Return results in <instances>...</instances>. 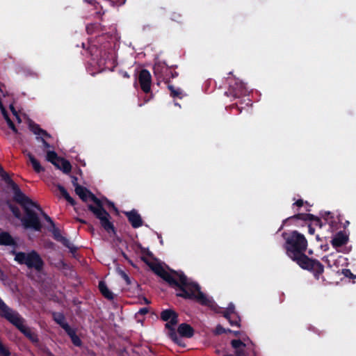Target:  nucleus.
I'll return each mask as SVG.
<instances>
[{
    "label": "nucleus",
    "mask_w": 356,
    "mask_h": 356,
    "mask_svg": "<svg viewBox=\"0 0 356 356\" xmlns=\"http://www.w3.org/2000/svg\"><path fill=\"white\" fill-rule=\"evenodd\" d=\"M142 260L144 261L145 263H147V260L145 259V257H142Z\"/></svg>",
    "instance_id": "nucleus-62"
},
{
    "label": "nucleus",
    "mask_w": 356,
    "mask_h": 356,
    "mask_svg": "<svg viewBox=\"0 0 356 356\" xmlns=\"http://www.w3.org/2000/svg\"><path fill=\"white\" fill-rule=\"evenodd\" d=\"M282 237L285 240L284 248L286 255L301 268L313 273L314 277L318 280L324 271V266L318 260L306 255L308 243L305 236L298 231H293L290 233H282Z\"/></svg>",
    "instance_id": "nucleus-1"
},
{
    "label": "nucleus",
    "mask_w": 356,
    "mask_h": 356,
    "mask_svg": "<svg viewBox=\"0 0 356 356\" xmlns=\"http://www.w3.org/2000/svg\"><path fill=\"white\" fill-rule=\"evenodd\" d=\"M30 130L35 135L40 136V131H42V128L39 126V124L35 123H30L29 124Z\"/></svg>",
    "instance_id": "nucleus-34"
},
{
    "label": "nucleus",
    "mask_w": 356,
    "mask_h": 356,
    "mask_svg": "<svg viewBox=\"0 0 356 356\" xmlns=\"http://www.w3.org/2000/svg\"><path fill=\"white\" fill-rule=\"evenodd\" d=\"M178 313L172 309H163L160 314L161 320L166 322L165 327L169 331V337L177 343H179V338L177 336L175 326L178 323Z\"/></svg>",
    "instance_id": "nucleus-6"
},
{
    "label": "nucleus",
    "mask_w": 356,
    "mask_h": 356,
    "mask_svg": "<svg viewBox=\"0 0 356 356\" xmlns=\"http://www.w3.org/2000/svg\"><path fill=\"white\" fill-rule=\"evenodd\" d=\"M60 157H59L57 153L54 151H47L46 155V159L47 161L51 163L56 168H59V163L58 161Z\"/></svg>",
    "instance_id": "nucleus-26"
},
{
    "label": "nucleus",
    "mask_w": 356,
    "mask_h": 356,
    "mask_svg": "<svg viewBox=\"0 0 356 356\" xmlns=\"http://www.w3.org/2000/svg\"><path fill=\"white\" fill-rule=\"evenodd\" d=\"M177 332L181 337L189 339L193 337L195 330L191 325L183 323L179 325Z\"/></svg>",
    "instance_id": "nucleus-17"
},
{
    "label": "nucleus",
    "mask_w": 356,
    "mask_h": 356,
    "mask_svg": "<svg viewBox=\"0 0 356 356\" xmlns=\"http://www.w3.org/2000/svg\"><path fill=\"white\" fill-rule=\"evenodd\" d=\"M107 200L108 204V205H109L110 207H112L113 208L115 209V205H114L113 202H110V201H108V200Z\"/></svg>",
    "instance_id": "nucleus-56"
},
{
    "label": "nucleus",
    "mask_w": 356,
    "mask_h": 356,
    "mask_svg": "<svg viewBox=\"0 0 356 356\" xmlns=\"http://www.w3.org/2000/svg\"><path fill=\"white\" fill-rule=\"evenodd\" d=\"M138 247L140 248V252H141V253L143 254H145V255H147L149 257H152V252H150L148 248L143 247L141 245V244H140V243L138 245Z\"/></svg>",
    "instance_id": "nucleus-39"
},
{
    "label": "nucleus",
    "mask_w": 356,
    "mask_h": 356,
    "mask_svg": "<svg viewBox=\"0 0 356 356\" xmlns=\"http://www.w3.org/2000/svg\"><path fill=\"white\" fill-rule=\"evenodd\" d=\"M0 245L12 246L15 250L17 246L16 241L8 232H2L0 233Z\"/></svg>",
    "instance_id": "nucleus-18"
},
{
    "label": "nucleus",
    "mask_w": 356,
    "mask_h": 356,
    "mask_svg": "<svg viewBox=\"0 0 356 356\" xmlns=\"http://www.w3.org/2000/svg\"><path fill=\"white\" fill-rule=\"evenodd\" d=\"M105 13V11H98L96 13V15H98V16H102V15H104Z\"/></svg>",
    "instance_id": "nucleus-57"
},
{
    "label": "nucleus",
    "mask_w": 356,
    "mask_h": 356,
    "mask_svg": "<svg viewBox=\"0 0 356 356\" xmlns=\"http://www.w3.org/2000/svg\"><path fill=\"white\" fill-rule=\"evenodd\" d=\"M79 222H81L83 224H86V220H81V219H79Z\"/></svg>",
    "instance_id": "nucleus-63"
},
{
    "label": "nucleus",
    "mask_w": 356,
    "mask_h": 356,
    "mask_svg": "<svg viewBox=\"0 0 356 356\" xmlns=\"http://www.w3.org/2000/svg\"><path fill=\"white\" fill-rule=\"evenodd\" d=\"M48 223H49V225H51V227H54L55 226V223L53 221V220L48 216L45 219H44Z\"/></svg>",
    "instance_id": "nucleus-46"
},
{
    "label": "nucleus",
    "mask_w": 356,
    "mask_h": 356,
    "mask_svg": "<svg viewBox=\"0 0 356 356\" xmlns=\"http://www.w3.org/2000/svg\"><path fill=\"white\" fill-rule=\"evenodd\" d=\"M88 209L97 219L99 220L101 226L105 229V231L108 233L115 232L114 225L111 221V216L104 208L102 202H99V204L96 206L88 204Z\"/></svg>",
    "instance_id": "nucleus-7"
},
{
    "label": "nucleus",
    "mask_w": 356,
    "mask_h": 356,
    "mask_svg": "<svg viewBox=\"0 0 356 356\" xmlns=\"http://www.w3.org/2000/svg\"><path fill=\"white\" fill-rule=\"evenodd\" d=\"M10 109L12 113L13 114V115H17V112L15 110V108L13 104L10 105Z\"/></svg>",
    "instance_id": "nucleus-52"
},
{
    "label": "nucleus",
    "mask_w": 356,
    "mask_h": 356,
    "mask_svg": "<svg viewBox=\"0 0 356 356\" xmlns=\"http://www.w3.org/2000/svg\"><path fill=\"white\" fill-rule=\"evenodd\" d=\"M88 51L91 56L92 60L95 62L99 67L104 68L106 67L108 56L105 51L102 53L95 45L90 46Z\"/></svg>",
    "instance_id": "nucleus-12"
},
{
    "label": "nucleus",
    "mask_w": 356,
    "mask_h": 356,
    "mask_svg": "<svg viewBox=\"0 0 356 356\" xmlns=\"http://www.w3.org/2000/svg\"><path fill=\"white\" fill-rule=\"evenodd\" d=\"M341 273L346 277H348V278H355V276L353 275V273L351 272V270L348 268L343 269Z\"/></svg>",
    "instance_id": "nucleus-40"
},
{
    "label": "nucleus",
    "mask_w": 356,
    "mask_h": 356,
    "mask_svg": "<svg viewBox=\"0 0 356 356\" xmlns=\"http://www.w3.org/2000/svg\"><path fill=\"white\" fill-rule=\"evenodd\" d=\"M168 88L170 90V96L172 97H182V90L180 88H175L172 85L168 83Z\"/></svg>",
    "instance_id": "nucleus-29"
},
{
    "label": "nucleus",
    "mask_w": 356,
    "mask_h": 356,
    "mask_svg": "<svg viewBox=\"0 0 356 356\" xmlns=\"http://www.w3.org/2000/svg\"><path fill=\"white\" fill-rule=\"evenodd\" d=\"M124 215L127 216L128 221L131 225L132 227L138 228L143 225V219L136 209H132L130 211H126L124 212Z\"/></svg>",
    "instance_id": "nucleus-16"
},
{
    "label": "nucleus",
    "mask_w": 356,
    "mask_h": 356,
    "mask_svg": "<svg viewBox=\"0 0 356 356\" xmlns=\"http://www.w3.org/2000/svg\"><path fill=\"white\" fill-rule=\"evenodd\" d=\"M348 238L342 232H338L332 238L331 243L335 248H339L346 244Z\"/></svg>",
    "instance_id": "nucleus-20"
},
{
    "label": "nucleus",
    "mask_w": 356,
    "mask_h": 356,
    "mask_svg": "<svg viewBox=\"0 0 356 356\" xmlns=\"http://www.w3.org/2000/svg\"><path fill=\"white\" fill-rule=\"evenodd\" d=\"M0 316L6 319L16 327L33 343L38 344L39 339L38 334L24 325V318L17 312L9 307L0 298Z\"/></svg>",
    "instance_id": "nucleus-3"
},
{
    "label": "nucleus",
    "mask_w": 356,
    "mask_h": 356,
    "mask_svg": "<svg viewBox=\"0 0 356 356\" xmlns=\"http://www.w3.org/2000/svg\"><path fill=\"white\" fill-rule=\"evenodd\" d=\"M0 177L6 182L8 187L13 191V201H21L24 197V193L21 191L19 186L10 177L9 175L3 170L0 173Z\"/></svg>",
    "instance_id": "nucleus-11"
},
{
    "label": "nucleus",
    "mask_w": 356,
    "mask_h": 356,
    "mask_svg": "<svg viewBox=\"0 0 356 356\" xmlns=\"http://www.w3.org/2000/svg\"><path fill=\"white\" fill-rule=\"evenodd\" d=\"M145 302L146 304H149L150 303V302L146 298H145Z\"/></svg>",
    "instance_id": "nucleus-64"
},
{
    "label": "nucleus",
    "mask_w": 356,
    "mask_h": 356,
    "mask_svg": "<svg viewBox=\"0 0 356 356\" xmlns=\"http://www.w3.org/2000/svg\"><path fill=\"white\" fill-rule=\"evenodd\" d=\"M293 220H300L302 221H313L314 224L316 226H318L320 228H321L323 225V222L321 221V218L310 213H297L292 216H290L285 219L283 221V223L281 226V227L279 229V230H281L283 228V226L289 221Z\"/></svg>",
    "instance_id": "nucleus-10"
},
{
    "label": "nucleus",
    "mask_w": 356,
    "mask_h": 356,
    "mask_svg": "<svg viewBox=\"0 0 356 356\" xmlns=\"http://www.w3.org/2000/svg\"><path fill=\"white\" fill-rule=\"evenodd\" d=\"M52 234L54 238L61 243L65 248H68L71 253H75L77 248L74 246L67 238L63 236L58 228L55 226L52 227Z\"/></svg>",
    "instance_id": "nucleus-15"
},
{
    "label": "nucleus",
    "mask_w": 356,
    "mask_h": 356,
    "mask_svg": "<svg viewBox=\"0 0 356 356\" xmlns=\"http://www.w3.org/2000/svg\"><path fill=\"white\" fill-rule=\"evenodd\" d=\"M14 116L16 118V120H17V122H18L19 123H20V122H22V120H21V118H20V116L19 115V114H18V113H17V115H14Z\"/></svg>",
    "instance_id": "nucleus-54"
},
{
    "label": "nucleus",
    "mask_w": 356,
    "mask_h": 356,
    "mask_svg": "<svg viewBox=\"0 0 356 356\" xmlns=\"http://www.w3.org/2000/svg\"><path fill=\"white\" fill-rule=\"evenodd\" d=\"M123 76H124V78H129V75L128 74V73H127V72H124L123 73Z\"/></svg>",
    "instance_id": "nucleus-58"
},
{
    "label": "nucleus",
    "mask_w": 356,
    "mask_h": 356,
    "mask_svg": "<svg viewBox=\"0 0 356 356\" xmlns=\"http://www.w3.org/2000/svg\"><path fill=\"white\" fill-rule=\"evenodd\" d=\"M304 204V202L302 199L298 200L295 203H293V205H296L298 207H302Z\"/></svg>",
    "instance_id": "nucleus-47"
},
{
    "label": "nucleus",
    "mask_w": 356,
    "mask_h": 356,
    "mask_svg": "<svg viewBox=\"0 0 356 356\" xmlns=\"http://www.w3.org/2000/svg\"><path fill=\"white\" fill-rule=\"evenodd\" d=\"M10 109L12 113L13 114V115H17V112L15 110V108L13 104L10 105Z\"/></svg>",
    "instance_id": "nucleus-51"
},
{
    "label": "nucleus",
    "mask_w": 356,
    "mask_h": 356,
    "mask_svg": "<svg viewBox=\"0 0 356 356\" xmlns=\"http://www.w3.org/2000/svg\"><path fill=\"white\" fill-rule=\"evenodd\" d=\"M72 184L73 186H74V188H76V186L77 185H79L78 183H77V177H75V176H73L72 177Z\"/></svg>",
    "instance_id": "nucleus-49"
},
{
    "label": "nucleus",
    "mask_w": 356,
    "mask_h": 356,
    "mask_svg": "<svg viewBox=\"0 0 356 356\" xmlns=\"http://www.w3.org/2000/svg\"><path fill=\"white\" fill-rule=\"evenodd\" d=\"M120 275H121L122 277L124 279V280L125 281V282H126V284L127 285H131V283H132L131 280L130 279L129 275L124 271L121 270L120 271Z\"/></svg>",
    "instance_id": "nucleus-38"
},
{
    "label": "nucleus",
    "mask_w": 356,
    "mask_h": 356,
    "mask_svg": "<svg viewBox=\"0 0 356 356\" xmlns=\"http://www.w3.org/2000/svg\"><path fill=\"white\" fill-rule=\"evenodd\" d=\"M232 326L240 327L241 318L238 314L229 316V318H225Z\"/></svg>",
    "instance_id": "nucleus-32"
},
{
    "label": "nucleus",
    "mask_w": 356,
    "mask_h": 356,
    "mask_svg": "<svg viewBox=\"0 0 356 356\" xmlns=\"http://www.w3.org/2000/svg\"><path fill=\"white\" fill-rule=\"evenodd\" d=\"M52 317L54 321L60 327H62V325L67 323V322L65 321V317L63 313L54 312L52 314Z\"/></svg>",
    "instance_id": "nucleus-27"
},
{
    "label": "nucleus",
    "mask_w": 356,
    "mask_h": 356,
    "mask_svg": "<svg viewBox=\"0 0 356 356\" xmlns=\"http://www.w3.org/2000/svg\"><path fill=\"white\" fill-rule=\"evenodd\" d=\"M101 29V24L98 23L90 24L86 26V31L88 34H93Z\"/></svg>",
    "instance_id": "nucleus-31"
},
{
    "label": "nucleus",
    "mask_w": 356,
    "mask_h": 356,
    "mask_svg": "<svg viewBox=\"0 0 356 356\" xmlns=\"http://www.w3.org/2000/svg\"><path fill=\"white\" fill-rule=\"evenodd\" d=\"M308 232L312 235L315 232V229L311 225L308 226Z\"/></svg>",
    "instance_id": "nucleus-50"
},
{
    "label": "nucleus",
    "mask_w": 356,
    "mask_h": 356,
    "mask_svg": "<svg viewBox=\"0 0 356 356\" xmlns=\"http://www.w3.org/2000/svg\"><path fill=\"white\" fill-rule=\"evenodd\" d=\"M98 287L99 291L105 298L109 300H113L114 299L113 293L108 289L106 284L104 281L99 282Z\"/></svg>",
    "instance_id": "nucleus-21"
},
{
    "label": "nucleus",
    "mask_w": 356,
    "mask_h": 356,
    "mask_svg": "<svg viewBox=\"0 0 356 356\" xmlns=\"http://www.w3.org/2000/svg\"><path fill=\"white\" fill-rule=\"evenodd\" d=\"M138 79L143 92L145 94L149 93L151 92L152 85V76L150 72L146 69L141 70L139 72Z\"/></svg>",
    "instance_id": "nucleus-14"
},
{
    "label": "nucleus",
    "mask_w": 356,
    "mask_h": 356,
    "mask_svg": "<svg viewBox=\"0 0 356 356\" xmlns=\"http://www.w3.org/2000/svg\"><path fill=\"white\" fill-rule=\"evenodd\" d=\"M40 135H42V136L44 137H46V138H51V136L44 129H42V131H40Z\"/></svg>",
    "instance_id": "nucleus-45"
},
{
    "label": "nucleus",
    "mask_w": 356,
    "mask_h": 356,
    "mask_svg": "<svg viewBox=\"0 0 356 356\" xmlns=\"http://www.w3.org/2000/svg\"><path fill=\"white\" fill-rule=\"evenodd\" d=\"M230 107L232 108H236L238 111V113H241L242 112L243 109L244 108V107L239 106L238 104V103L231 105Z\"/></svg>",
    "instance_id": "nucleus-43"
},
{
    "label": "nucleus",
    "mask_w": 356,
    "mask_h": 356,
    "mask_svg": "<svg viewBox=\"0 0 356 356\" xmlns=\"http://www.w3.org/2000/svg\"><path fill=\"white\" fill-rule=\"evenodd\" d=\"M228 88L225 95L233 99L241 98L248 95V89L244 83L236 78H227Z\"/></svg>",
    "instance_id": "nucleus-8"
},
{
    "label": "nucleus",
    "mask_w": 356,
    "mask_h": 356,
    "mask_svg": "<svg viewBox=\"0 0 356 356\" xmlns=\"http://www.w3.org/2000/svg\"><path fill=\"white\" fill-rule=\"evenodd\" d=\"M10 254L15 255V261L20 265H26L29 269H34L36 272L42 271L44 262L40 254L33 250L29 252H17L15 250L10 251Z\"/></svg>",
    "instance_id": "nucleus-5"
},
{
    "label": "nucleus",
    "mask_w": 356,
    "mask_h": 356,
    "mask_svg": "<svg viewBox=\"0 0 356 356\" xmlns=\"http://www.w3.org/2000/svg\"><path fill=\"white\" fill-rule=\"evenodd\" d=\"M72 343L76 347H81L82 346V341L79 337L75 333L74 334L70 337Z\"/></svg>",
    "instance_id": "nucleus-35"
},
{
    "label": "nucleus",
    "mask_w": 356,
    "mask_h": 356,
    "mask_svg": "<svg viewBox=\"0 0 356 356\" xmlns=\"http://www.w3.org/2000/svg\"><path fill=\"white\" fill-rule=\"evenodd\" d=\"M26 156L29 158V161L31 162L32 167L36 173H40L44 171V168L40 165V162L31 152L26 153Z\"/></svg>",
    "instance_id": "nucleus-22"
},
{
    "label": "nucleus",
    "mask_w": 356,
    "mask_h": 356,
    "mask_svg": "<svg viewBox=\"0 0 356 356\" xmlns=\"http://www.w3.org/2000/svg\"><path fill=\"white\" fill-rule=\"evenodd\" d=\"M2 115L3 116V118L6 121L8 127L15 133L17 132V129L14 124V122L11 120L10 118L8 111L6 110L1 111Z\"/></svg>",
    "instance_id": "nucleus-28"
},
{
    "label": "nucleus",
    "mask_w": 356,
    "mask_h": 356,
    "mask_svg": "<svg viewBox=\"0 0 356 356\" xmlns=\"http://www.w3.org/2000/svg\"><path fill=\"white\" fill-rule=\"evenodd\" d=\"M231 346L234 349L236 356H247L245 353L246 344L240 339L231 341Z\"/></svg>",
    "instance_id": "nucleus-19"
},
{
    "label": "nucleus",
    "mask_w": 356,
    "mask_h": 356,
    "mask_svg": "<svg viewBox=\"0 0 356 356\" xmlns=\"http://www.w3.org/2000/svg\"><path fill=\"white\" fill-rule=\"evenodd\" d=\"M151 268L155 274L168 282L170 286L177 287V296L186 300H195L204 306H209L211 304V300L201 291L200 285L190 280L183 272L171 270V274L159 264Z\"/></svg>",
    "instance_id": "nucleus-2"
},
{
    "label": "nucleus",
    "mask_w": 356,
    "mask_h": 356,
    "mask_svg": "<svg viewBox=\"0 0 356 356\" xmlns=\"http://www.w3.org/2000/svg\"><path fill=\"white\" fill-rule=\"evenodd\" d=\"M214 333H215V334L220 335L222 334L227 333V330L225 328H224L221 325H218L216 327Z\"/></svg>",
    "instance_id": "nucleus-37"
},
{
    "label": "nucleus",
    "mask_w": 356,
    "mask_h": 356,
    "mask_svg": "<svg viewBox=\"0 0 356 356\" xmlns=\"http://www.w3.org/2000/svg\"><path fill=\"white\" fill-rule=\"evenodd\" d=\"M75 193L82 200L83 202H88V200L92 201L96 206L99 205V202H102L98 197H97L90 190L87 188L77 185L74 189Z\"/></svg>",
    "instance_id": "nucleus-13"
},
{
    "label": "nucleus",
    "mask_w": 356,
    "mask_h": 356,
    "mask_svg": "<svg viewBox=\"0 0 356 356\" xmlns=\"http://www.w3.org/2000/svg\"><path fill=\"white\" fill-rule=\"evenodd\" d=\"M14 202L19 204L25 212V216L21 218V222L24 227L26 229H33L35 231H40L42 225L38 214L31 209V207H34L37 210H40L41 207L26 195H24V197H23L21 201L15 200Z\"/></svg>",
    "instance_id": "nucleus-4"
},
{
    "label": "nucleus",
    "mask_w": 356,
    "mask_h": 356,
    "mask_svg": "<svg viewBox=\"0 0 356 356\" xmlns=\"http://www.w3.org/2000/svg\"><path fill=\"white\" fill-rule=\"evenodd\" d=\"M57 188L60 191L61 195L73 207H75L76 201L70 195L67 190L60 184H58Z\"/></svg>",
    "instance_id": "nucleus-25"
},
{
    "label": "nucleus",
    "mask_w": 356,
    "mask_h": 356,
    "mask_svg": "<svg viewBox=\"0 0 356 356\" xmlns=\"http://www.w3.org/2000/svg\"><path fill=\"white\" fill-rule=\"evenodd\" d=\"M323 218H324V220H325V222L327 223H331L332 222V220H330V218H332V216H331V213L330 212H325V215L323 216Z\"/></svg>",
    "instance_id": "nucleus-42"
},
{
    "label": "nucleus",
    "mask_w": 356,
    "mask_h": 356,
    "mask_svg": "<svg viewBox=\"0 0 356 356\" xmlns=\"http://www.w3.org/2000/svg\"><path fill=\"white\" fill-rule=\"evenodd\" d=\"M61 327L65 330L69 337H71L76 333L75 330L72 328L67 323L66 324L62 325Z\"/></svg>",
    "instance_id": "nucleus-36"
},
{
    "label": "nucleus",
    "mask_w": 356,
    "mask_h": 356,
    "mask_svg": "<svg viewBox=\"0 0 356 356\" xmlns=\"http://www.w3.org/2000/svg\"><path fill=\"white\" fill-rule=\"evenodd\" d=\"M178 75H179L178 72H172V71L171 70V73H170V79H175V78L177 77V76H178Z\"/></svg>",
    "instance_id": "nucleus-48"
},
{
    "label": "nucleus",
    "mask_w": 356,
    "mask_h": 356,
    "mask_svg": "<svg viewBox=\"0 0 356 356\" xmlns=\"http://www.w3.org/2000/svg\"><path fill=\"white\" fill-rule=\"evenodd\" d=\"M58 163H59V168H57L58 169L61 170L65 174H68L71 172L72 165L69 161L60 157Z\"/></svg>",
    "instance_id": "nucleus-23"
},
{
    "label": "nucleus",
    "mask_w": 356,
    "mask_h": 356,
    "mask_svg": "<svg viewBox=\"0 0 356 356\" xmlns=\"http://www.w3.org/2000/svg\"><path fill=\"white\" fill-rule=\"evenodd\" d=\"M148 312H149V309L147 307H143L139 309V311L138 312V314H140V315H145V314H147Z\"/></svg>",
    "instance_id": "nucleus-44"
},
{
    "label": "nucleus",
    "mask_w": 356,
    "mask_h": 356,
    "mask_svg": "<svg viewBox=\"0 0 356 356\" xmlns=\"http://www.w3.org/2000/svg\"><path fill=\"white\" fill-rule=\"evenodd\" d=\"M350 224L349 221L346 220L345 222H344V227L346 228V226H348V225Z\"/></svg>",
    "instance_id": "nucleus-61"
},
{
    "label": "nucleus",
    "mask_w": 356,
    "mask_h": 356,
    "mask_svg": "<svg viewBox=\"0 0 356 356\" xmlns=\"http://www.w3.org/2000/svg\"><path fill=\"white\" fill-rule=\"evenodd\" d=\"M248 103H246V104H245V105H246L247 106H250V105H252V104H251V100H250V99H248Z\"/></svg>",
    "instance_id": "nucleus-60"
},
{
    "label": "nucleus",
    "mask_w": 356,
    "mask_h": 356,
    "mask_svg": "<svg viewBox=\"0 0 356 356\" xmlns=\"http://www.w3.org/2000/svg\"><path fill=\"white\" fill-rule=\"evenodd\" d=\"M57 188L60 191L61 195L73 207H75L76 201L70 195L67 190L60 184H58Z\"/></svg>",
    "instance_id": "nucleus-24"
},
{
    "label": "nucleus",
    "mask_w": 356,
    "mask_h": 356,
    "mask_svg": "<svg viewBox=\"0 0 356 356\" xmlns=\"http://www.w3.org/2000/svg\"><path fill=\"white\" fill-rule=\"evenodd\" d=\"M36 138H37V140L41 141V143H42L44 149H49V148L51 147L50 144L48 142H47L42 137H38L37 136Z\"/></svg>",
    "instance_id": "nucleus-41"
},
{
    "label": "nucleus",
    "mask_w": 356,
    "mask_h": 356,
    "mask_svg": "<svg viewBox=\"0 0 356 356\" xmlns=\"http://www.w3.org/2000/svg\"><path fill=\"white\" fill-rule=\"evenodd\" d=\"M47 353L49 356H54L52 353L49 350H47Z\"/></svg>",
    "instance_id": "nucleus-59"
},
{
    "label": "nucleus",
    "mask_w": 356,
    "mask_h": 356,
    "mask_svg": "<svg viewBox=\"0 0 356 356\" xmlns=\"http://www.w3.org/2000/svg\"><path fill=\"white\" fill-rule=\"evenodd\" d=\"M154 74L158 81H163L165 83H170V73L171 68L164 62H157L153 66Z\"/></svg>",
    "instance_id": "nucleus-9"
},
{
    "label": "nucleus",
    "mask_w": 356,
    "mask_h": 356,
    "mask_svg": "<svg viewBox=\"0 0 356 356\" xmlns=\"http://www.w3.org/2000/svg\"><path fill=\"white\" fill-rule=\"evenodd\" d=\"M7 204H8V206L9 209L10 210V211H11V212L13 213V214L14 215V216H15L16 218H17V219H20V220H21V218H22V213H21V211H20L19 209L17 206H15V205H14V204H11V203H10V202H8Z\"/></svg>",
    "instance_id": "nucleus-30"
},
{
    "label": "nucleus",
    "mask_w": 356,
    "mask_h": 356,
    "mask_svg": "<svg viewBox=\"0 0 356 356\" xmlns=\"http://www.w3.org/2000/svg\"><path fill=\"white\" fill-rule=\"evenodd\" d=\"M38 211L40 212V213H41L42 216L44 218V219H45L48 216V215L42 210V208L40 210H38Z\"/></svg>",
    "instance_id": "nucleus-53"
},
{
    "label": "nucleus",
    "mask_w": 356,
    "mask_h": 356,
    "mask_svg": "<svg viewBox=\"0 0 356 356\" xmlns=\"http://www.w3.org/2000/svg\"><path fill=\"white\" fill-rule=\"evenodd\" d=\"M236 314H237V313L235 311V307L232 303L229 304L228 307L223 312V316L225 318H227V317L229 318V316L236 315Z\"/></svg>",
    "instance_id": "nucleus-33"
},
{
    "label": "nucleus",
    "mask_w": 356,
    "mask_h": 356,
    "mask_svg": "<svg viewBox=\"0 0 356 356\" xmlns=\"http://www.w3.org/2000/svg\"><path fill=\"white\" fill-rule=\"evenodd\" d=\"M231 333H233L234 335H235L236 337H238L240 334V331H234V330H232V332Z\"/></svg>",
    "instance_id": "nucleus-55"
}]
</instances>
